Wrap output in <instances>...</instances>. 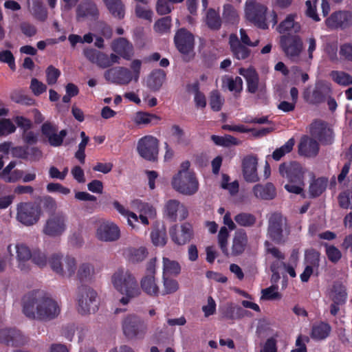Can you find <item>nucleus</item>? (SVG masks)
I'll return each instance as SVG.
<instances>
[{"instance_id": "obj_1", "label": "nucleus", "mask_w": 352, "mask_h": 352, "mask_svg": "<svg viewBox=\"0 0 352 352\" xmlns=\"http://www.w3.org/2000/svg\"><path fill=\"white\" fill-rule=\"evenodd\" d=\"M23 311L29 318L50 320L60 314V305L43 291H34L25 296Z\"/></svg>"}, {"instance_id": "obj_2", "label": "nucleus", "mask_w": 352, "mask_h": 352, "mask_svg": "<svg viewBox=\"0 0 352 352\" xmlns=\"http://www.w3.org/2000/svg\"><path fill=\"white\" fill-rule=\"evenodd\" d=\"M111 282L113 288L122 295L120 302L123 305H128L132 299L138 297L141 294L136 278L128 270H117L112 274Z\"/></svg>"}, {"instance_id": "obj_3", "label": "nucleus", "mask_w": 352, "mask_h": 352, "mask_svg": "<svg viewBox=\"0 0 352 352\" xmlns=\"http://www.w3.org/2000/svg\"><path fill=\"white\" fill-rule=\"evenodd\" d=\"M133 209L137 210L139 213L138 216L135 212L129 210L118 201H115L113 203L114 208L123 217L127 219V223L133 229H136V223L139 219L144 225L149 224L150 219H154L156 217V210L155 208L148 203H145L139 199L133 200L131 204Z\"/></svg>"}, {"instance_id": "obj_4", "label": "nucleus", "mask_w": 352, "mask_h": 352, "mask_svg": "<svg viewBox=\"0 0 352 352\" xmlns=\"http://www.w3.org/2000/svg\"><path fill=\"white\" fill-rule=\"evenodd\" d=\"M173 188L184 195H195L199 188V183L195 172L190 168V162H183L177 173L171 180Z\"/></svg>"}, {"instance_id": "obj_5", "label": "nucleus", "mask_w": 352, "mask_h": 352, "mask_svg": "<svg viewBox=\"0 0 352 352\" xmlns=\"http://www.w3.org/2000/svg\"><path fill=\"white\" fill-rule=\"evenodd\" d=\"M279 172L282 177L286 178L289 183L285 185V188L290 193L305 195L304 192V177L307 170L300 164L293 162L288 164H283L279 166Z\"/></svg>"}, {"instance_id": "obj_6", "label": "nucleus", "mask_w": 352, "mask_h": 352, "mask_svg": "<svg viewBox=\"0 0 352 352\" xmlns=\"http://www.w3.org/2000/svg\"><path fill=\"white\" fill-rule=\"evenodd\" d=\"M142 65V60L134 59L131 61L129 68H111L104 72V76L107 80L120 85H126L132 81L137 82L140 76Z\"/></svg>"}, {"instance_id": "obj_7", "label": "nucleus", "mask_w": 352, "mask_h": 352, "mask_svg": "<svg viewBox=\"0 0 352 352\" xmlns=\"http://www.w3.org/2000/svg\"><path fill=\"white\" fill-rule=\"evenodd\" d=\"M290 234V228L285 217L280 213L272 214L268 219L267 236L274 242L283 244Z\"/></svg>"}, {"instance_id": "obj_8", "label": "nucleus", "mask_w": 352, "mask_h": 352, "mask_svg": "<svg viewBox=\"0 0 352 352\" xmlns=\"http://www.w3.org/2000/svg\"><path fill=\"white\" fill-rule=\"evenodd\" d=\"M76 300L78 310L82 314L94 313L98 309V294L91 287L82 285L78 288Z\"/></svg>"}, {"instance_id": "obj_9", "label": "nucleus", "mask_w": 352, "mask_h": 352, "mask_svg": "<svg viewBox=\"0 0 352 352\" xmlns=\"http://www.w3.org/2000/svg\"><path fill=\"white\" fill-rule=\"evenodd\" d=\"M52 270L64 278H70L76 274L77 263L74 257L67 256L65 258L59 254H54L49 260Z\"/></svg>"}, {"instance_id": "obj_10", "label": "nucleus", "mask_w": 352, "mask_h": 352, "mask_svg": "<svg viewBox=\"0 0 352 352\" xmlns=\"http://www.w3.org/2000/svg\"><path fill=\"white\" fill-rule=\"evenodd\" d=\"M280 45L287 58L295 61L299 59L303 50V43L299 36L283 35L280 38Z\"/></svg>"}, {"instance_id": "obj_11", "label": "nucleus", "mask_w": 352, "mask_h": 352, "mask_svg": "<svg viewBox=\"0 0 352 352\" xmlns=\"http://www.w3.org/2000/svg\"><path fill=\"white\" fill-rule=\"evenodd\" d=\"M266 11V7L262 4L257 3L256 0L246 1L245 8L246 19L263 30L267 28L265 20Z\"/></svg>"}, {"instance_id": "obj_12", "label": "nucleus", "mask_w": 352, "mask_h": 352, "mask_svg": "<svg viewBox=\"0 0 352 352\" xmlns=\"http://www.w3.org/2000/svg\"><path fill=\"white\" fill-rule=\"evenodd\" d=\"M122 326L124 334L129 339L142 338L147 331L146 324L134 315L125 317Z\"/></svg>"}, {"instance_id": "obj_13", "label": "nucleus", "mask_w": 352, "mask_h": 352, "mask_svg": "<svg viewBox=\"0 0 352 352\" xmlns=\"http://www.w3.org/2000/svg\"><path fill=\"white\" fill-rule=\"evenodd\" d=\"M41 217V210L32 203H20L16 206V220L25 226L36 224Z\"/></svg>"}, {"instance_id": "obj_14", "label": "nucleus", "mask_w": 352, "mask_h": 352, "mask_svg": "<svg viewBox=\"0 0 352 352\" xmlns=\"http://www.w3.org/2000/svg\"><path fill=\"white\" fill-rule=\"evenodd\" d=\"M137 151L144 160L155 162L159 154V140L153 135H145L138 140Z\"/></svg>"}, {"instance_id": "obj_15", "label": "nucleus", "mask_w": 352, "mask_h": 352, "mask_svg": "<svg viewBox=\"0 0 352 352\" xmlns=\"http://www.w3.org/2000/svg\"><path fill=\"white\" fill-rule=\"evenodd\" d=\"M67 228V217L63 212L51 215L46 221L43 232L50 236L61 235Z\"/></svg>"}, {"instance_id": "obj_16", "label": "nucleus", "mask_w": 352, "mask_h": 352, "mask_svg": "<svg viewBox=\"0 0 352 352\" xmlns=\"http://www.w3.org/2000/svg\"><path fill=\"white\" fill-rule=\"evenodd\" d=\"M194 41L193 35L185 29H180L175 36V45L179 52L184 55L192 56Z\"/></svg>"}, {"instance_id": "obj_17", "label": "nucleus", "mask_w": 352, "mask_h": 352, "mask_svg": "<svg viewBox=\"0 0 352 352\" xmlns=\"http://www.w3.org/2000/svg\"><path fill=\"white\" fill-rule=\"evenodd\" d=\"M169 232L172 241L178 245H184L188 243L194 234L192 225L187 222L179 226H173Z\"/></svg>"}, {"instance_id": "obj_18", "label": "nucleus", "mask_w": 352, "mask_h": 352, "mask_svg": "<svg viewBox=\"0 0 352 352\" xmlns=\"http://www.w3.org/2000/svg\"><path fill=\"white\" fill-rule=\"evenodd\" d=\"M311 136L322 144H330L333 140V131L328 124L322 120H315L309 126Z\"/></svg>"}, {"instance_id": "obj_19", "label": "nucleus", "mask_w": 352, "mask_h": 352, "mask_svg": "<svg viewBox=\"0 0 352 352\" xmlns=\"http://www.w3.org/2000/svg\"><path fill=\"white\" fill-rule=\"evenodd\" d=\"M258 159L250 155L243 157L241 164L242 173L247 182L254 183L259 180L257 171Z\"/></svg>"}, {"instance_id": "obj_20", "label": "nucleus", "mask_w": 352, "mask_h": 352, "mask_svg": "<svg viewBox=\"0 0 352 352\" xmlns=\"http://www.w3.org/2000/svg\"><path fill=\"white\" fill-rule=\"evenodd\" d=\"M27 338L15 329L5 328L0 329V342L10 346H21L25 344Z\"/></svg>"}, {"instance_id": "obj_21", "label": "nucleus", "mask_w": 352, "mask_h": 352, "mask_svg": "<svg viewBox=\"0 0 352 352\" xmlns=\"http://www.w3.org/2000/svg\"><path fill=\"white\" fill-rule=\"evenodd\" d=\"M120 236L118 226L111 221H104L100 224L96 230V237L102 241H114Z\"/></svg>"}, {"instance_id": "obj_22", "label": "nucleus", "mask_w": 352, "mask_h": 352, "mask_svg": "<svg viewBox=\"0 0 352 352\" xmlns=\"http://www.w3.org/2000/svg\"><path fill=\"white\" fill-rule=\"evenodd\" d=\"M164 212L169 219L174 221H182L188 215L186 207L176 199H170L166 203Z\"/></svg>"}, {"instance_id": "obj_23", "label": "nucleus", "mask_w": 352, "mask_h": 352, "mask_svg": "<svg viewBox=\"0 0 352 352\" xmlns=\"http://www.w3.org/2000/svg\"><path fill=\"white\" fill-rule=\"evenodd\" d=\"M325 24L330 29L345 28L352 24V13L348 11L335 12L325 20Z\"/></svg>"}, {"instance_id": "obj_24", "label": "nucleus", "mask_w": 352, "mask_h": 352, "mask_svg": "<svg viewBox=\"0 0 352 352\" xmlns=\"http://www.w3.org/2000/svg\"><path fill=\"white\" fill-rule=\"evenodd\" d=\"M111 49L120 58L130 60L134 55V49L131 43L124 38H119L111 43Z\"/></svg>"}, {"instance_id": "obj_25", "label": "nucleus", "mask_w": 352, "mask_h": 352, "mask_svg": "<svg viewBox=\"0 0 352 352\" xmlns=\"http://www.w3.org/2000/svg\"><path fill=\"white\" fill-rule=\"evenodd\" d=\"M229 44L233 56L237 60H245L251 56L252 52L248 48L249 46L241 43L236 34L230 35Z\"/></svg>"}, {"instance_id": "obj_26", "label": "nucleus", "mask_w": 352, "mask_h": 352, "mask_svg": "<svg viewBox=\"0 0 352 352\" xmlns=\"http://www.w3.org/2000/svg\"><path fill=\"white\" fill-rule=\"evenodd\" d=\"M12 250H14L16 254L18 267L21 270L25 271L27 267L25 263L29 261L32 255L30 248L23 243H17L14 247L12 245L8 247V251L11 255H13Z\"/></svg>"}, {"instance_id": "obj_27", "label": "nucleus", "mask_w": 352, "mask_h": 352, "mask_svg": "<svg viewBox=\"0 0 352 352\" xmlns=\"http://www.w3.org/2000/svg\"><path fill=\"white\" fill-rule=\"evenodd\" d=\"M141 289L147 295L153 297L160 294V286L157 279L153 274H145L140 280Z\"/></svg>"}, {"instance_id": "obj_28", "label": "nucleus", "mask_w": 352, "mask_h": 352, "mask_svg": "<svg viewBox=\"0 0 352 352\" xmlns=\"http://www.w3.org/2000/svg\"><path fill=\"white\" fill-rule=\"evenodd\" d=\"M248 238L247 233L243 230L236 231L232 238L230 255L238 256L243 254L248 246Z\"/></svg>"}, {"instance_id": "obj_29", "label": "nucleus", "mask_w": 352, "mask_h": 352, "mask_svg": "<svg viewBox=\"0 0 352 352\" xmlns=\"http://www.w3.org/2000/svg\"><path fill=\"white\" fill-rule=\"evenodd\" d=\"M305 261L307 264L303 272L300 274V280L302 282H307L313 274V268L319 265L320 254L315 250H310L306 252Z\"/></svg>"}, {"instance_id": "obj_30", "label": "nucleus", "mask_w": 352, "mask_h": 352, "mask_svg": "<svg viewBox=\"0 0 352 352\" xmlns=\"http://www.w3.org/2000/svg\"><path fill=\"white\" fill-rule=\"evenodd\" d=\"M319 151L318 142L312 138L303 136L298 145L299 154L305 157H315Z\"/></svg>"}, {"instance_id": "obj_31", "label": "nucleus", "mask_w": 352, "mask_h": 352, "mask_svg": "<svg viewBox=\"0 0 352 352\" xmlns=\"http://www.w3.org/2000/svg\"><path fill=\"white\" fill-rule=\"evenodd\" d=\"M239 73L247 82L248 90L252 94L256 93L258 87V75L252 67L239 69Z\"/></svg>"}, {"instance_id": "obj_32", "label": "nucleus", "mask_w": 352, "mask_h": 352, "mask_svg": "<svg viewBox=\"0 0 352 352\" xmlns=\"http://www.w3.org/2000/svg\"><path fill=\"white\" fill-rule=\"evenodd\" d=\"M16 162H10L0 173V177L8 183H14L23 177V172L21 170L14 169Z\"/></svg>"}, {"instance_id": "obj_33", "label": "nucleus", "mask_w": 352, "mask_h": 352, "mask_svg": "<svg viewBox=\"0 0 352 352\" xmlns=\"http://www.w3.org/2000/svg\"><path fill=\"white\" fill-rule=\"evenodd\" d=\"M252 191L256 198L265 200L272 199L276 195V188L272 183L256 184L253 187Z\"/></svg>"}, {"instance_id": "obj_34", "label": "nucleus", "mask_w": 352, "mask_h": 352, "mask_svg": "<svg viewBox=\"0 0 352 352\" xmlns=\"http://www.w3.org/2000/svg\"><path fill=\"white\" fill-rule=\"evenodd\" d=\"M162 276H177L182 270L178 261L168 257H162Z\"/></svg>"}, {"instance_id": "obj_35", "label": "nucleus", "mask_w": 352, "mask_h": 352, "mask_svg": "<svg viewBox=\"0 0 352 352\" xmlns=\"http://www.w3.org/2000/svg\"><path fill=\"white\" fill-rule=\"evenodd\" d=\"M296 14L288 15L278 25V32L280 34H284L287 32H299L301 30V25L298 22L296 21Z\"/></svg>"}, {"instance_id": "obj_36", "label": "nucleus", "mask_w": 352, "mask_h": 352, "mask_svg": "<svg viewBox=\"0 0 352 352\" xmlns=\"http://www.w3.org/2000/svg\"><path fill=\"white\" fill-rule=\"evenodd\" d=\"M98 14L96 5L91 2H85L79 5L77 9L76 17L81 21L88 16H95Z\"/></svg>"}, {"instance_id": "obj_37", "label": "nucleus", "mask_w": 352, "mask_h": 352, "mask_svg": "<svg viewBox=\"0 0 352 352\" xmlns=\"http://www.w3.org/2000/svg\"><path fill=\"white\" fill-rule=\"evenodd\" d=\"M329 296L336 304H344L347 297L345 287L342 284L336 283L332 287Z\"/></svg>"}, {"instance_id": "obj_38", "label": "nucleus", "mask_w": 352, "mask_h": 352, "mask_svg": "<svg viewBox=\"0 0 352 352\" xmlns=\"http://www.w3.org/2000/svg\"><path fill=\"white\" fill-rule=\"evenodd\" d=\"M161 118L152 113H148L143 111L137 112L133 117V122L138 125H147L149 124H157L160 122Z\"/></svg>"}, {"instance_id": "obj_39", "label": "nucleus", "mask_w": 352, "mask_h": 352, "mask_svg": "<svg viewBox=\"0 0 352 352\" xmlns=\"http://www.w3.org/2000/svg\"><path fill=\"white\" fill-rule=\"evenodd\" d=\"M165 79L166 74L163 70H155L150 74L148 78V86L153 90H158L163 85Z\"/></svg>"}, {"instance_id": "obj_40", "label": "nucleus", "mask_w": 352, "mask_h": 352, "mask_svg": "<svg viewBox=\"0 0 352 352\" xmlns=\"http://www.w3.org/2000/svg\"><path fill=\"white\" fill-rule=\"evenodd\" d=\"M76 277L80 281H89L94 276L95 270L94 266L89 263H81L76 272Z\"/></svg>"}, {"instance_id": "obj_41", "label": "nucleus", "mask_w": 352, "mask_h": 352, "mask_svg": "<svg viewBox=\"0 0 352 352\" xmlns=\"http://www.w3.org/2000/svg\"><path fill=\"white\" fill-rule=\"evenodd\" d=\"M111 14L119 19L124 17V6L120 0H103Z\"/></svg>"}, {"instance_id": "obj_42", "label": "nucleus", "mask_w": 352, "mask_h": 352, "mask_svg": "<svg viewBox=\"0 0 352 352\" xmlns=\"http://www.w3.org/2000/svg\"><path fill=\"white\" fill-rule=\"evenodd\" d=\"M329 76L334 82L340 86L347 87L352 85V76L344 71L334 70Z\"/></svg>"}, {"instance_id": "obj_43", "label": "nucleus", "mask_w": 352, "mask_h": 352, "mask_svg": "<svg viewBox=\"0 0 352 352\" xmlns=\"http://www.w3.org/2000/svg\"><path fill=\"white\" fill-rule=\"evenodd\" d=\"M120 63V57L114 53L107 55L100 52L96 65L102 69L108 68L116 63Z\"/></svg>"}, {"instance_id": "obj_44", "label": "nucleus", "mask_w": 352, "mask_h": 352, "mask_svg": "<svg viewBox=\"0 0 352 352\" xmlns=\"http://www.w3.org/2000/svg\"><path fill=\"white\" fill-rule=\"evenodd\" d=\"M205 22L207 26L213 30H217L220 29L221 26V19L219 14L214 9H209L207 11Z\"/></svg>"}, {"instance_id": "obj_45", "label": "nucleus", "mask_w": 352, "mask_h": 352, "mask_svg": "<svg viewBox=\"0 0 352 352\" xmlns=\"http://www.w3.org/2000/svg\"><path fill=\"white\" fill-rule=\"evenodd\" d=\"M223 87H226L230 91L236 94L240 93L243 89V80L236 76L235 78L226 76L223 78Z\"/></svg>"}, {"instance_id": "obj_46", "label": "nucleus", "mask_w": 352, "mask_h": 352, "mask_svg": "<svg viewBox=\"0 0 352 352\" xmlns=\"http://www.w3.org/2000/svg\"><path fill=\"white\" fill-rule=\"evenodd\" d=\"M327 180L324 178H318L314 180L309 185V194L310 197H316L320 195L325 190Z\"/></svg>"}, {"instance_id": "obj_47", "label": "nucleus", "mask_w": 352, "mask_h": 352, "mask_svg": "<svg viewBox=\"0 0 352 352\" xmlns=\"http://www.w3.org/2000/svg\"><path fill=\"white\" fill-rule=\"evenodd\" d=\"M172 135L175 143L180 146H186L190 144L188 137L186 135L183 130L178 126L174 125L171 129Z\"/></svg>"}, {"instance_id": "obj_48", "label": "nucleus", "mask_w": 352, "mask_h": 352, "mask_svg": "<svg viewBox=\"0 0 352 352\" xmlns=\"http://www.w3.org/2000/svg\"><path fill=\"white\" fill-rule=\"evenodd\" d=\"M223 18L226 23L230 24H237L239 21V15L238 12L230 4H227L224 6Z\"/></svg>"}, {"instance_id": "obj_49", "label": "nucleus", "mask_w": 352, "mask_h": 352, "mask_svg": "<svg viewBox=\"0 0 352 352\" xmlns=\"http://www.w3.org/2000/svg\"><path fill=\"white\" fill-rule=\"evenodd\" d=\"M330 331L331 327L329 324L321 322L313 327L311 336L316 340H322L329 336Z\"/></svg>"}, {"instance_id": "obj_50", "label": "nucleus", "mask_w": 352, "mask_h": 352, "mask_svg": "<svg viewBox=\"0 0 352 352\" xmlns=\"http://www.w3.org/2000/svg\"><path fill=\"white\" fill-rule=\"evenodd\" d=\"M163 283V294H170L176 292L179 285L177 280L172 278L170 276H162Z\"/></svg>"}, {"instance_id": "obj_51", "label": "nucleus", "mask_w": 352, "mask_h": 352, "mask_svg": "<svg viewBox=\"0 0 352 352\" xmlns=\"http://www.w3.org/2000/svg\"><path fill=\"white\" fill-rule=\"evenodd\" d=\"M211 139L215 144L221 146H230L241 144V141L230 135H226L224 136L212 135Z\"/></svg>"}, {"instance_id": "obj_52", "label": "nucleus", "mask_w": 352, "mask_h": 352, "mask_svg": "<svg viewBox=\"0 0 352 352\" xmlns=\"http://www.w3.org/2000/svg\"><path fill=\"white\" fill-rule=\"evenodd\" d=\"M235 222L242 227H250L256 223L254 215L248 212H241L236 214L234 218Z\"/></svg>"}, {"instance_id": "obj_53", "label": "nucleus", "mask_w": 352, "mask_h": 352, "mask_svg": "<svg viewBox=\"0 0 352 352\" xmlns=\"http://www.w3.org/2000/svg\"><path fill=\"white\" fill-rule=\"evenodd\" d=\"M294 140L290 138L283 146L276 148L272 153V158L276 160H280L285 155L289 153L294 146Z\"/></svg>"}, {"instance_id": "obj_54", "label": "nucleus", "mask_w": 352, "mask_h": 352, "mask_svg": "<svg viewBox=\"0 0 352 352\" xmlns=\"http://www.w3.org/2000/svg\"><path fill=\"white\" fill-rule=\"evenodd\" d=\"M229 232L228 228L225 226L221 227L218 234V243L222 252L227 256H230L227 244Z\"/></svg>"}, {"instance_id": "obj_55", "label": "nucleus", "mask_w": 352, "mask_h": 352, "mask_svg": "<svg viewBox=\"0 0 352 352\" xmlns=\"http://www.w3.org/2000/svg\"><path fill=\"white\" fill-rule=\"evenodd\" d=\"M16 130V127L10 119H0V136H8L14 133Z\"/></svg>"}, {"instance_id": "obj_56", "label": "nucleus", "mask_w": 352, "mask_h": 352, "mask_svg": "<svg viewBox=\"0 0 352 352\" xmlns=\"http://www.w3.org/2000/svg\"><path fill=\"white\" fill-rule=\"evenodd\" d=\"M152 243L155 246H164L166 244V234L164 230H155L151 233Z\"/></svg>"}, {"instance_id": "obj_57", "label": "nucleus", "mask_w": 352, "mask_h": 352, "mask_svg": "<svg viewBox=\"0 0 352 352\" xmlns=\"http://www.w3.org/2000/svg\"><path fill=\"white\" fill-rule=\"evenodd\" d=\"M171 27V19L166 16L157 21L154 24V30L156 32L163 34L169 32Z\"/></svg>"}, {"instance_id": "obj_58", "label": "nucleus", "mask_w": 352, "mask_h": 352, "mask_svg": "<svg viewBox=\"0 0 352 352\" xmlns=\"http://www.w3.org/2000/svg\"><path fill=\"white\" fill-rule=\"evenodd\" d=\"M189 91L194 93V100L197 107L204 108L206 105V100L205 96L199 91V87L197 83L192 85Z\"/></svg>"}, {"instance_id": "obj_59", "label": "nucleus", "mask_w": 352, "mask_h": 352, "mask_svg": "<svg viewBox=\"0 0 352 352\" xmlns=\"http://www.w3.org/2000/svg\"><path fill=\"white\" fill-rule=\"evenodd\" d=\"M326 254L330 261L337 263L342 257L340 250L334 245L325 244Z\"/></svg>"}, {"instance_id": "obj_60", "label": "nucleus", "mask_w": 352, "mask_h": 352, "mask_svg": "<svg viewBox=\"0 0 352 352\" xmlns=\"http://www.w3.org/2000/svg\"><path fill=\"white\" fill-rule=\"evenodd\" d=\"M304 98L310 104H319L323 101L324 96L322 91L316 88L311 93H305Z\"/></svg>"}, {"instance_id": "obj_61", "label": "nucleus", "mask_w": 352, "mask_h": 352, "mask_svg": "<svg viewBox=\"0 0 352 352\" xmlns=\"http://www.w3.org/2000/svg\"><path fill=\"white\" fill-rule=\"evenodd\" d=\"M224 102V99L217 91H213L210 96V105L213 111H219Z\"/></svg>"}, {"instance_id": "obj_62", "label": "nucleus", "mask_w": 352, "mask_h": 352, "mask_svg": "<svg viewBox=\"0 0 352 352\" xmlns=\"http://www.w3.org/2000/svg\"><path fill=\"white\" fill-rule=\"evenodd\" d=\"M318 0H307L305 1L306 14L315 21H319L320 18L316 12V4Z\"/></svg>"}, {"instance_id": "obj_63", "label": "nucleus", "mask_w": 352, "mask_h": 352, "mask_svg": "<svg viewBox=\"0 0 352 352\" xmlns=\"http://www.w3.org/2000/svg\"><path fill=\"white\" fill-rule=\"evenodd\" d=\"M338 201L341 208L352 209V190H347L340 193L338 197Z\"/></svg>"}, {"instance_id": "obj_64", "label": "nucleus", "mask_w": 352, "mask_h": 352, "mask_svg": "<svg viewBox=\"0 0 352 352\" xmlns=\"http://www.w3.org/2000/svg\"><path fill=\"white\" fill-rule=\"evenodd\" d=\"M46 73V81L49 85L56 84L58 77L60 75L59 69H56L52 65L49 66L45 71Z\"/></svg>"}]
</instances>
